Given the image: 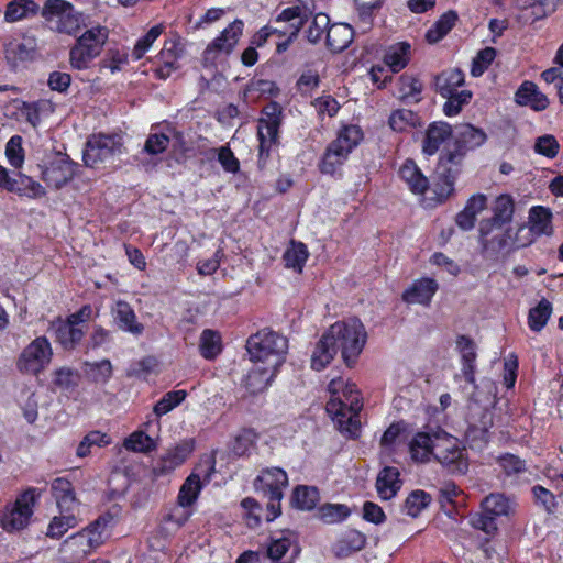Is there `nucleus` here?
Segmentation results:
<instances>
[{
	"label": "nucleus",
	"mask_w": 563,
	"mask_h": 563,
	"mask_svg": "<svg viewBox=\"0 0 563 563\" xmlns=\"http://www.w3.org/2000/svg\"><path fill=\"white\" fill-rule=\"evenodd\" d=\"M366 331L358 319H349L332 324L316 345L311 356V367L321 371L341 351L344 363L351 367L366 343Z\"/></svg>",
	"instance_id": "f257e3e1"
},
{
	"label": "nucleus",
	"mask_w": 563,
	"mask_h": 563,
	"mask_svg": "<svg viewBox=\"0 0 563 563\" xmlns=\"http://www.w3.org/2000/svg\"><path fill=\"white\" fill-rule=\"evenodd\" d=\"M410 453L413 461L422 463L432 455L451 473L464 474L467 471L459 439L440 427H428L426 431L418 432L410 442Z\"/></svg>",
	"instance_id": "f03ea898"
},
{
	"label": "nucleus",
	"mask_w": 563,
	"mask_h": 563,
	"mask_svg": "<svg viewBox=\"0 0 563 563\" xmlns=\"http://www.w3.org/2000/svg\"><path fill=\"white\" fill-rule=\"evenodd\" d=\"M454 148L440 157L435 168L434 194L440 201L445 200L454 190V183L461 172V163L468 150L481 146L486 135L471 124L454 126Z\"/></svg>",
	"instance_id": "7ed1b4c3"
},
{
	"label": "nucleus",
	"mask_w": 563,
	"mask_h": 563,
	"mask_svg": "<svg viewBox=\"0 0 563 563\" xmlns=\"http://www.w3.org/2000/svg\"><path fill=\"white\" fill-rule=\"evenodd\" d=\"M515 200L509 194L495 198V241L503 249L529 245V232L525 225L514 224Z\"/></svg>",
	"instance_id": "20e7f679"
},
{
	"label": "nucleus",
	"mask_w": 563,
	"mask_h": 563,
	"mask_svg": "<svg viewBox=\"0 0 563 563\" xmlns=\"http://www.w3.org/2000/svg\"><path fill=\"white\" fill-rule=\"evenodd\" d=\"M361 409L360 393L354 384H346L341 395L330 398L327 404L328 413L332 416L340 432L349 438L358 437Z\"/></svg>",
	"instance_id": "39448f33"
},
{
	"label": "nucleus",
	"mask_w": 563,
	"mask_h": 563,
	"mask_svg": "<svg viewBox=\"0 0 563 563\" xmlns=\"http://www.w3.org/2000/svg\"><path fill=\"white\" fill-rule=\"evenodd\" d=\"M246 350L252 361L279 368L285 362L288 341L279 333L264 329L247 339Z\"/></svg>",
	"instance_id": "423d86ee"
},
{
	"label": "nucleus",
	"mask_w": 563,
	"mask_h": 563,
	"mask_svg": "<svg viewBox=\"0 0 563 563\" xmlns=\"http://www.w3.org/2000/svg\"><path fill=\"white\" fill-rule=\"evenodd\" d=\"M278 22L289 23V29L279 30L283 35H298L301 31L306 35H330L332 29L343 27L353 33L349 24H335L330 26V18L325 13H318L312 19L303 18L299 7L285 9L278 16Z\"/></svg>",
	"instance_id": "0eeeda50"
},
{
	"label": "nucleus",
	"mask_w": 563,
	"mask_h": 563,
	"mask_svg": "<svg viewBox=\"0 0 563 563\" xmlns=\"http://www.w3.org/2000/svg\"><path fill=\"white\" fill-rule=\"evenodd\" d=\"M282 109L278 103L271 102L263 109L258 121L257 135L260 140L258 165L264 167L269 155V148L277 143L280 126Z\"/></svg>",
	"instance_id": "6e6552de"
},
{
	"label": "nucleus",
	"mask_w": 563,
	"mask_h": 563,
	"mask_svg": "<svg viewBox=\"0 0 563 563\" xmlns=\"http://www.w3.org/2000/svg\"><path fill=\"white\" fill-rule=\"evenodd\" d=\"M122 153L120 137L114 135H92L86 143L82 159L86 166L97 168L102 164L111 162Z\"/></svg>",
	"instance_id": "1a4fd4ad"
},
{
	"label": "nucleus",
	"mask_w": 563,
	"mask_h": 563,
	"mask_svg": "<svg viewBox=\"0 0 563 563\" xmlns=\"http://www.w3.org/2000/svg\"><path fill=\"white\" fill-rule=\"evenodd\" d=\"M53 351L45 336H38L24 347L16 361V368L23 374H40L51 363Z\"/></svg>",
	"instance_id": "9d476101"
},
{
	"label": "nucleus",
	"mask_w": 563,
	"mask_h": 563,
	"mask_svg": "<svg viewBox=\"0 0 563 563\" xmlns=\"http://www.w3.org/2000/svg\"><path fill=\"white\" fill-rule=\"evenodd\" d=\"M35 503V489L30 488L23 493L0 517L1 527L8 532H14L24 529L33 515V505Z\"/></svg>",
	"instance_id": "9b49d317"
},
{
	"label": "nucleus",
	"mask_w": 563,
	"mask_h": 563,
	"mask_svg": "<svg viewBox=\"0 0 563 563\" xmlns=\"http://www.w3.org/2000/svg\"><path fill=\"white\" fill-rule=\"evenodd\" d=\"M4 54L12 68L34 60L38 55L35 37H12L5 44Z\"/></svg>",
	"instance_id": "f8f14e48"
},
{
	"label": "nucleus",
	"mask_w": 563,
	"mask_h": 563,
	"mask_svg": "<svg viewBox=\"0 0 563 563\" xmlns=\"http://www.w3.org/2000/svg\"><path fill=\"white\" fill-rule=\"evenodd\" d=\"M104 41L100 37H77L69 52V60L74 68L86 69L90 62L100 55Z\"/></svg>",
	"instance_id": "ddd939ff"
},
{
	"label": "nucleus",
	"mask_w": 563,
	"mask_h": 563,
	"mask_svg": "<svg viewBox=\"0 0 563 563\" xmlns=\"http://www.w3.org/2000/svg\"><path fill=\"white\" fill-rule=\"evenodd\" d=\"M492 496L490 494L483 499L479 511L470 514L468 516V523L472 528L483 533V537L478 536L479 547L487 558L490 556L487 545L493 532V508L489 506Z\"/></svg>",
	"instance_id": "4468645a"
},
{
	"label": "nucleus",
	"mask_w": 563,
	"mask_h": 563,
	"mask_svg": "<svg viewBox=\"0 0 563 563\" xmlns=\"http://www.w3.org/2000/svg\"><path fill=\"white\" fill-rule=\"evenodd\" d=\"M75 175L74 164L67 155L57 154L42 170V179L56 189L66 185Z\"/></svg>",
	"instance_id": "2eb2a0df"
},
{
	"label": "nucleus",
	"mask_w": 563,
	"mask_h": 563,
	"mask_svg": "<svg viewBox=\"0 0 563 563\" xmlns=\"http://www.w3.org/2000/svg\"><path fill=\"white\" fill-rule=\"evenodd\" d=\"M255 485L266 498L282 499L288 485V476L279 467L267 468L257 476Z\"/></svg>",
	"instance_id": "dca6fc26"
},
{
	"label": "nucleus",
	"mask_w": 563,
	"mask_h": 563,
	"mask_svg": "<svg viewBox=\"0 0 563 563\" xmlns=\"http://www.w3.org/2000/svg\"><path fill=\"white\" fill-rule=\"evenodd\" d=\"M487 209V196L475 194L468 198L464 209L455 216V223L461 230L470 231L475 227L476 218Z\"/></svg>",
	"instance_id": "f3484780"
},
{
	"label": "nucleus",
	"mask_w": 563,
	"mask_h": 563,
	"mask_svg": "<svg viewBox=\"0 0 563 563\" xmlns=\"http://www.w3.org/2000/svg\"><path fill=\"white\" fill-rule=\"evenodd\" d=\"M515 101L519 106H527L534 111L548 108L549 100L532 81H523L515 93Z\"/></svg>",
	"instance_id": "a211bd4d"
},
{
	"label": "nucleus",
	"mask_w": 563,
	"mask_h": 563,
	"mask_svg": "<svg viewBox=\"0 0 563 563\" xmlns=\"http://www.w3.org/2000/svg\"><path fill=\"white\" fill-rule=\"evenodd\" d=\"M528 220L529 228H527V231L530 238L529 245L533 242L536 235L552 234V213L550 209L542 206L532 207L529 210Z\"/></svg>",
	"instance_id": "6ab92c4d"
},
{
	"label": "nucleus",
	"mask_w": 563,
	"mask_h": 563,
	"mask_svg": "<svg viewBox=\"0 0 563 563\" xmlns=\"http://www.w3.org/2000/svg\"><path fill=\"white\" fill-rule=\"evenodd\" d=\"M400 473L394 466H385L377 475L375 487L378 496L384 500L395 497L401 488Z\"/></svg>",
	"instance_id": "aec40b11"
},
{
	"label": "nucleus",
	"mask_w": 563,
	"mask_h": 563,
	"mask_svg": "<svg viewBox=\"0 0 563 563\" xmlns=\"http://www.w3.org/2000/svg\"><path fill=\"white\" fill-rule=\"evenodd\" d=\"M437 289L438 284L434 279L421 278L402 294V299L408 303L429 305Z\"/></svg>",
	"instance_id": "412c9836"
},
{
	"label": "nucleus",
	"mask_w": 563,
	"mask_h": 563,
	"mask_svg": "<svg viewBox=\"0 0 563 563\" xmlns=\"http://www.w3.org/2000/svg\"><path fill=\"white\" fill-rule=\"evenodd\" d=\"M454 136V128L446 122H434L429 125L423 141L422 150L428 155L437 153L441 144L449 137Z\"/></svg>",
	"instance_id": "4be33fe9"
},
{
	"label": "nucleus",
	"mask_w": 563,
	"mask_h": 563,
	"mask_svg": "<svg viewBox=\"0 0 563 563\" xmlns=\"http://www.w3.org/2000/svg\"><path fill=\"white\" fill-rule=\"evenodd\" d=\"M465 75L460 68L446 69L434 77L435 91L442 97H451L459 92L457 88L463 86Z\"/></svg>",
	"instance_id": "5701e85b"
},
{
	"label": "nucleus",
	"mask_w": 563,
	"mask_h": 563,
	"mask_svg": "<svg viewBox=\"0 0 563 563\" xmlns=\"http://www.w3.org/2000/svg\"><path fill=\"white\" fill-rule=\"evenodd\" d=\"M52 493L56 499L60 512L73 511L78 505L73 485L66 478H55L52 482Z\"/></svg>",
	"instance_id": "b1692460"
},
{
	"label": "nucleus",
	"mask_w": 563,
	"mask_h": 563,
	"mask_svg": "<svg viewBox=\"0 0 563 563\" xmlns=\"http://www.w3.org/2000/svg\"><path fill=\"white\" fill-rule=\"evenodd\" d=\"M277 371V367L255 366L245 378V388L253 395L264 391L269 386Z\"/></svg>",
	"instance_id": "393cba45"
},
{
	"label": "nucleus",
	"mask_w": 563,
	"mask_h": 563,
	"mask_svg": "<svg viewBox=\"0 0 563 563\" xmlns=\"http://www.w3.org/2000/svg\"><path fill=\"white\" fill-rule=\"evenodd\" d=\"M350 151L333 141L327 146L319 168L322 174L333 175L347 159Z\"/></svg>",
	"instance_id": "a878e982"
},
{
	"label": "nucleus",
	"mask_w": 563,
	"mask_h": 563,
	"mask_svg": "<svg viewBox=\"0 0 563 563\" xmlns=\"http://www.w3.org/2000/svg\"><path fill=\"white\" fill-rule=\"evenodd\" d=\"M112 314L119 328L133 334H141L143 325L136 321V316L131 306L125 301H117L112 308Z\"/></svg>",
	"instance_id": "bb28decb"
},
{
	"label": "nucleus",
	"mask_w": 563,
	"mask_h": 563,
	"mask_svg": "<svg viewBox=\"0 0 563 563\" xmlns=\"http://www.w3.org/2000/svg\"><path fill=\"white\" fill-rule=\"evenodd\" d=\"M366 543V537L356 530L344 533L333 545L332 551L336 558H346L361 551Z\"/></svg>",
	"instance_id": "cd10ccee"
},
{
	"label": "nucleus",
	"mask_w": 563,
	"mask_h": 563,
	"mask_svg": "<svg viewBox=\"0 0 563 563\" xmlns=\"http://www.w3.org/2000/svg\"><path fill=\"white\" fill-rule=\"evenodd\" d=\"M235 45V37H214L203 52L205 65H214L217 62L225 59Z\"/></svg>",
	"instance_id": "c85d7f7f"
},
{
	"label": "nucleus",
	"mask_w": 563,
	"mask_h": 563,
	"mask_svg": "<svg viewBox=\"0 0 563 563\" xmlns=\"http://www.w3.org/2000/svg\"><path fill=\"white\" fill-rule=\"evenodd\" d=\"M84 334L85 329L77 327L76 323L68 319L59 322L55 328L56 340L65 350H74L82 340Z\"/></svg>",
	"instance_id": "c756f323"
},
{
	"label": "nucleus",
	"mask_w": 563,
	"mask_h": 563,
	"mask_svg": "<svg viewBox=\"0 0 563 563\" xmlns=\"http://www.w3.org/2000/svg\"><path fill=\"white\" fill-rule=\"evenodd\" d=\"M399 176L415 194L423 195L429 187L428 178L422 175L413 161L405 162L399 169Z\"/></svg>",
	"instance_id": "7c9ffc66"
},
{
	"label": "nucleus",
	"mask_w": 563,
	"mask_h": 563,
	"mask_svg": "<svg viewBox=\"0 0 563 563\" xmlns=\"http://www.w3.org/2000/svg\"><path fill=\"white\" fill-rule=\"evenodd\" d=\"M456 350L463 361V374L465 379L470 383H473L474 362L476 358L475 342L466 335H459L456 338Z\"/></svg>",
	"instance_id": "2f4dec72"
},
{
	"label": "nucleus",
	"mask_w": 563,
	"mask_h": 563,
	"mask_svg": "<svg viewBox=\"0 0 563 563\" xmlns=\"http://www.w3.org/2000/svg\"><path fill=\"white\" fill-rule=\"evenodd\" d=\"M40 10L33 0H13L7 5L4 19L7 22H16L36 15Z\"/></svg>",
	"instance_id": "473e14b6"
},
{
	"label": "nucleus",
	"mask_w": 563,
	"mask_h": 563,
	"mask_svg": "<svg viewBox=\"0 0 563 563\" xmlns=\"http://www.w3.org/2000/svg\"><path fill=\"white\" fill-rule=\"evenodd\" d=\"M409 54V43H397L386 51L384 55V63L390 68L393 73H398L408 65Z\"/></svg>",
	"instance_id": "72a5a7b5"
},
{
	"label": "nucleus",
	"mask_w": 563,
	"mask_h": 563,
	"mask_svg": "<svg viewBox=\"0 0 563 563\" xmlns=\"http://www.w3.org/2000/svg\"><path fill=\"white\" fill-rule=\"evenodd\" d=\"M202 488L199 475L191 473L180 486L177 503L181 508L190 507L197 500Z\"/></svg>",
	"instance_id": "f704fd0d"
},
{
	"label": "nucleus",
	"mask_w": 563,
	"mask_h": 563,
	"mask_svg": "<svg viewBox=\"0 0 563 563\" xmlns=\"http://www.w3.org/2000/svg\"><path fill=\"white\" fill-rule=\"evenodd\" d=\"M320 494L314 486H297L294 489L291 504L300 510H312L319 503Z\"/></svg>",
	"instance_id": "c9c22d12"
},
{
	"label": "nucleus",
	"mask_w": 563,
	"mask_h": 563,
	"mask_svg": "<svg viewBox=\"0 0 563 563\" xmlns=\"http://www.w3.org/2000/svg\"><path fill=\"white\" fill-rule=\"evenodd\" d=\"M78 525L77 517L69 512H60V516H55L47 528L46 536L53 539L62 538L69 529Z\"/></svg>",
	"instance_id": "e433bc0d"
},
{
	"label": "nucleus",
	"mask_w": 563,
	"mask_h": 563,
	"mask_svg": "<svg viewBox=\"0 0 563 563\" xmlns=\"http://www.w3.org/2000/svg\"><path fill=\"white\" fill-rule=\"evenodd\" d=\"M222 350L221 338L218 332L206 329L200 334L199 351L207 360H213Z\"/></svg>",
	"instance_id": "4c0bfd02"
},
{
	"label": "nucleus",
	"mask_w": 563,
	"mask_h": 563,
	"mask_svg": "<svg viewBox=\"0 0 563 563\" xmlns=\"http://www.w3.org/2000/svg\"><path fill=\"white\" fill-rule=\"evenodd\" d=\"M12 192L33 199L42 198L46 194L45 188L40 183L24 174H19L18 178H14V189Z\"/></svg>",
	"instance_id": "58836bf2"
},
{
	"label": "nucleus",
	"mask_w": 563,
	"mask_h": 563,
	"mask_svg": "<svg viewBox=\"0 0 563 563\" xmlns=\"http://www.w3.org/2000/svg\"><path fill=\"white\" fill-rule=\"evenodd\" d=\"M84 373L93 383H107L112 376V365L109 360L101 362H85Z\"/></svg>",
	"instance_id": "ea45409f"
},
{
	"label": "nucleus",
	"mask_w": 563,
	"mask_h": 563,
	"mask_svg": "<svg viewBox=\"0 0 563 563\" xmlns=\"http://www.w3.org/2000/svg\"><path fill=\"white\" fill-rule=\"evenodd\" d=\"M307 246L301 242H291L290 247L284 253V261L286 267L294 268L297 272H301L302 267L308 258Z\"/></svg>",
	"instance_id": "a19ab883"
},
{
	"label": "nucleus",
	"mask_w": 563,
	"mask_h": 563,
	"mask_svg": "<svg viewBox=\"0 0 563 563\" xmlns=\"http://www.w3.org/2000/svg\"><path fill=\"white\" fill-rule=\"evenodd\" d=\"M187 396V391L179 389V390H172L166 393L154 406L153 412L154 415L159 418L169 411H172L174 408H176L178 405H180Z\"/></svg>",
	"instance_id": "79ce46f5"
},
{
	"label": "nucleus",
	"mask_w": 563,
	"mask_h": 563,
	"mask_svg": "<svg viewBox=\"0 0 563 563\" xmlns=\"http://www.w3.org/2000/svg\"><path fill=\"white\" fill-rule=\"evenodd\" d=\"M422 91V84L413 76L404 74L399 77V92L402 101L412 100L413 102L420 101V93Z\"/></svg>",
	"instance_id": "37998d69"
},
{
	"label": "nucleus",
	"mask_w": 563,
	"mask_h": 563,
	"mask_svg": "<svg viewBox=\"0 0 563 563\" xmlns=\"http://www.w3.org/2000/svg\"><path fill=\"white\" fill-rule=\"evenodd\" d=\"M552 313V306L547 299H542L537 307L529 312L528 323L532 331L539 332L548 322Z\"/></svg>",
	"instance_id": "c03bdc74"
},
{
	"label": "nucleus",
	"mask_w": 563,
	"mask_h": 563,
	"mask_svg": "<svg viewBox=\"0 0 563 563\" xmlns=\"http://www.w3.org/2000/svg\"><path fill=\"white\" fill-rule=\"evenodd\" d=\"M466 441L472 450L482 451L490 442V432L485 423L483 426H471L466 431Z\"/></svg>",
	"instance_id": "a18cd8bd"
},
{
	"label": "nucleus",
	"mask_w": 563,
	"mask_h": 563,
	"mask_svg": "<svg viewBox=\"0 0 563 563\" xmlns=\"http://www.w3.org/2000/svg\"><path fill=\"white\" fill-rule=\"evenodd\" d=\"M430 495L423 490H413L405 500L402 510L408 516L416 518L430 503Z\"/></svg>",
	"instance_id": "49530a36"
},
{
	"label": "nucleus",
	"mask_w": 563,
	"mask_h": 563,
	"mask_svg": "<svg viewBox=\"0 0 563 563\" xmlns=\"http://www.w3.org/2000/svg\"><path fill=\"white\" fill-rule=\"evenodd\" d=\"M419 121L416 112L408 109L394 111L389 117V125L394 131L402 132L407 128L415 126Z\"/></svg>",
	"instance_id": "de8ad7c7"
},
{
	"label": "nucleus",
	"mask_w": 563,
	"mask_h": 563,
	"mask_svg": "<svg viewBox=\"0 0 563 563\" xmlns=\"http://www.w3.org/2000/svg\"><path fill=\"white\" fill-rule=\"evenodd\" d=\"M363 139V132L357 125H345L338 133L336 139L333 141L338 145L343 146L347 151L352 152L354 147L358 145Z\"/></svg>",
	"instance_id": "09e8293b"
},
{
	"label": "nucleus",
	"mask_w": 563,
	"mask_h": 563,
	"mask_svg": "<svg viewBox=\"0 0 563 563\" xmlns=\"http://www.w3.org/2000/svg\"><path fill=\"white\" fill-rule=\"evenodd\" d=\"M320 518L327 523H335L350 516V509L343 504H325L319 509Z\"/></svg>",
	"instance_id": "8fccbe9b"
},
{
	"label": "nucleus",
	"mask_w": 563,
	"mask_h": 563,
	"mask_svg": "<svg viewBox=\"0 0 563 563\" xmlns=\"http://www.w3.org/2000/svg\"><path fill=\"white\" fill-rule=\"evenodd\" d=\"M124 446L126 450L133 452L146 453L155 449V443L153 439L143 431H136L125 439Z\"/></svg>",
	"instance_id": "3c124183"
},
{
	"label": "nucleus",
	"mask_w": 563,
	"mask_h": 563,
	"mask_svg": "<svg viewBox=\"0 0 563 563\" xmlns=\"http://www.w3.org/2000/svg\"><path fill=\"white\" fill-rule=\"evenodd\" d=\"M79 374L69 367H60L54 373V385L62 390H70L78 386Z\"/></svg>",
	"instance_id": "603ef678"
},
{
	"label": "nucleus",
	"mask_w": 563,
	"mask_h": 563,
	"mask_svg": "<svg viewBox=\"0 0 563 563\" xmlns=\"http://www.w3.org/2000/svg\"><path fill=\"white\" fill-rule=\"evenodd\" d=\"M446 101L443 106V112L448 117L456 115L462 110L463 106L470 103L472 99V92L470 90H461L460 92H455L451 95V97H445Z\"/></svg>",
	"instance_id": "864d4df0"
},
{
	"label": "nucleus",
	"mask_w": 563,
	"mask_h": 563,
	"mask_svg": "<svg viewBox=\"0 0 563 563\" xmlns=\"http://www.w3.org/2000/svg\"><path fill=\"white\" fill-rule=\"evenodd\" d=\"M70 5L71 4L65 0H47L41 10V14L47 21L57 19L59 22L64 15L69 12Z\"/></svg>",
	"instance_id": "5fc2aeb1"
},
{
	"label": "nucleus",
	"mask_w": 563,
	"mask_h": 563,
	"mask_svg": "<svg viewBox=\"0 0 563 563\" xmlns=\"http://www.w3.org/2000/svg\"><path fill=\"white\" fill-rule=\"evenodd\" d=\"M5 156L15 168H20L24 163V151L22 147V137L13 135L5 145Z\"/></svg>",
	"instance_id": "6e6d98bb"
},
{
	"label": "nucleus",
	"mask_w": 563,
	"mask_h": 563,
	"mask_svg": "<svg viewBox=\"0 0 563 563\" xmlns=\"http://www.w3.org/2000/svg\"><path fill=\"white\" fill-rule=\"evenodd\" d=\"M169 143L170 137L168 135L153 132L148 134L143 147V152L148 155H158L165 152Z\"/></svg>",
	"instance_id": "4d7b16f0"
},
{
	"label": "nucleus",
	"mask_w": 563,
	"mask_h": 563,
	"mask_svg": "<svg viewBox=\"0 0 563 563\" xmlns=\"http://www.w3.org/2000/svg\"><path fill=\"white\" fill-rule=\"evenodd\" d=\"M256 439L257 434L254 430L245 429L241 431L234 439L232 452L238 456L246 454L250 448L254 445Z\"/></svg>",
	"instance_id": "13d9d810"
},
{
	"label": "nucleus",
	"mask_w": 563,
	"mask_h": 563,
	"mask_svg": "<svg viewBox=\"0 0 563 563\" xmlns=\"http://www.w3.org/2000/svg\"><path fill=\"white\" fill-rule=\"evenodd\" d=\"M113 520V516L109 512L100 516L97 520H95L92 523H90L84 531H86L89 536V543L92 544H99L100 543V537L102 533V530L111 523Z\"/></svg>",
	"instance_id": "bf43d9fd"
},
{
	"label": "nucleus",
	"mask_w": 563,
	"mask_h": 563,
	"mask_svg": "<svg viewBox=\"0 0 563 563\" xmlns=\"http://www.w3.org/2000/svg\"><path fill=\"white\" fill-rule=\"evenodd\" d=\"M82 21V16L79 12L75 11L73 5L69 7V12H67L64 18L58 22V32L71 34L80 32V23Z\"/></svg>",
	"instance_id": "052dcab7"
},
{
	"label": "nucleus",
	"mask_w": 563,
	"mask_h": 563,
	"mask_svg": "<svg viewBox=\"0 0 563 563\" xmlns=\"http://www.w3.org/2000/svg\"><path fill=\"white\" fill-rule=\"evenodd\" d=\"M493 232V217L483 218L478 224V242L481 244V252L483 255H489L490 243L493 239L489 238Z\"/></svg>",
	"instance_id": "680f3d73"
},
{
	"label": "nucleus",
	"mask_w": 563,
	"mask_h": 563,
	"mask_svg": "<svg viewBox=\"0 0 563 563\" xmlns=\"http://www.w3.org/2000/svg\"><path fill=\"white\" fill-rule=\"evenodd\" d=\"M493 62V48L486 47L477 53V55L473 58L471 75L473 77H479L483 75L485 69Z\"/></svg>",
	"instance_id": "e2e57ef3"
},
{
	"label": "nucleus",
	"mask_w": 563,
	"mask_h": 563,
	"mask_svg": "<svg viewBox=\"0 0 563 563\" xmlns=\"http://www.w3.org/2000/svg\"><path fill=\"white\" fill-rule=\"evenodd\" d=\"M560 145L553 135H543L537 139L534 150L549 158L556 156Z\"/></svg>",
	"instance_id": "0e129e2a"
},
{
	"label": "nucleus",
	"mask_w": 563,
	"mask_h": 563,
	"mask_svg": "<svg viewBox=\"0 0 563 563\" xmlns=\"http://www.w3.org/2000/svg\"><path fill=\"white\" fill-rule=\"evenodd\" d=\"M518 358L514 353L504 357L503 383L507 388L515 386L517 379Z\"/></svg>",
	"instance_id": "69168bd1"
},
{
	"label": "nucleus",
	"mask_w": 563,
	"mask_h": 563,
	"mask_svg": "<svg viewBox=\"0 0 563 563\" xmlns=\"http://www.w3.org/2000/svg\"><path fill=\"white\" fill-rule=\"evenodd\" d=\"M218 161L225 172L235 174L240 169L239 159L228 146L219 148Z\"/></svg>",
	"instance_id": "338daca9"
},
{
	"label": "nucleus",
	"mask_w": 563,
	"mask_h": 563,
	"mask_svg": "<svg viewBox=\"0 0 563 563\" xmlns=\"http://www.w3.org/2000/svg\"><path fill=\"white\" fill-rule=\"evenodd\" d=\"M363 518L375 525H380L385 521L386 516L382 507L372 501H365L363 505Z\"/></svg>",
	"instance_id": "774afa93"
}]
</instances>
